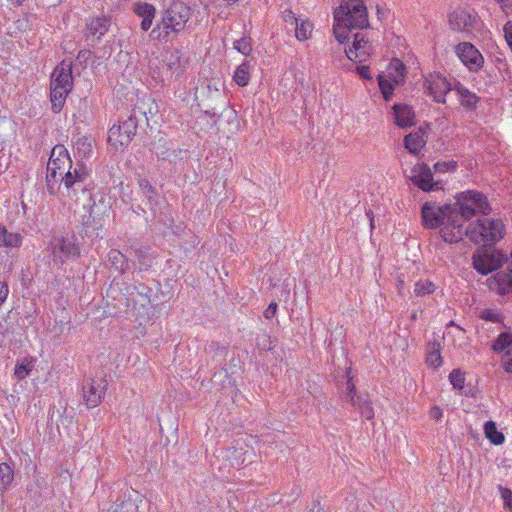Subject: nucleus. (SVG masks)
I'll list each match as a JSON object with an SVG mask.
<instances>
[{
	"mask_svg": "<svg viewBox=\"0 0 512 512\" xmlns=\"http://www.w3.org/2000/svg\"><path fill=\"white\" fill-rule=\"evenodd\" d=\"M491 208L486 197L476 191L461 193L454 204L437 206L426 202L422 207V218L426 227L440 226V235L447 243H457L462 240L461 221L468 220L480 212L488 214Z\"/></svg>",
	"mask_w": 512,
	"mask_h": 512,
	"instance_id": "nucleus-1",
	"label": "nucleus"
},
{
	"mask_svg": "<svg viewBox=\"0 0 512 512\" xmlns=\"http://www.w3.org/2000/svg\"><path fill=\"white\" fill-rule=\"evenodd\" d=\"M88 169L80 161L72 167V161L64 146H55L52 149L47 164V187L51 194L54 193L52 181L61 179L66 190L65 196L78 203L82 197L89 196L86 189V180L88 178Z\"/></svg>",
	"mask_w": 512,
	"mask_h": 512,
	"instance_id": "nucleus-2",
	"label": "nucleus"
},
{
	"mask_svg": "<svg viewBox=\"0 0 512 512\" xmlns=\"http://www.w3.org/2000/svg\"><path fill=\"white\" fill-rule=\"evenodd\" d=\"M191 8L181 0L173 1L163 12L161 21L150 33L154 39L168 40L170 34H178L185 30L191 17Z\"/></svg>",
	"mask_w": 512,
	"mask_h": 512,
	"instance_id": "nucleus-3",
	"label": "nucleus"
},
{
	"mask_svg": "<svg viewBox=\"0 0 512 512\" xmlns=\"http://www.w3.org/2000/svg\"><path fill=\"white\" fill-rule=\"evenodd\" d=\"M466 221H461L462 239L465 236L475 244L491 247L504 236L505 226L499 219L481 218L464 226Z\"/></svg>",
	"mask_w": 512,
	"mask_h": 512,
	"instance_id": "nucleus-4",
	"label": "nucleus"
},
{
	"mask_svg": "<svg viewBox=\"0 0 512 512\" xmlns=\"http://www.w3.org/2000/svg\"><path fill=\"white\" fill-rule=\"evenodd\" d=\"M334 21H343L346 26L362 29L368 26L367 8L362 0H343L334 11Z\"/></svg>",
	"mask_w": 512,
	"mask_h": 512,
	"instance_id": "nucleus-5",
	"label": "nucleus"
},
{
	"mask_svg": "<svg viewBox=\"0 0 512 512\" xmlns=\"http://www.w3.org/2000/svg\"><path fill=\"white\" fill-rule=\"evenodd\" d=\"M451 30L463 34L466 38H473L474 32L481 26L478 13L470 7H457L448 16Z\"/></svg>",
	"mask_w": 512,
	"mask_h": 512,
	"instance_id": "nucleus-6",
	"label": "nucleus"
},
{
	"mask_svg": "<svg viewBox=\"0 0 512 512\" xmlns=\"http://www.w3.org/2000/svg\"><path fill=\"white\" fill-rule=\"evenodd\" d=\"M138 119L136 110L133 115L119 125H113L108 133L109 143L118 148L127 146L136 133Z\"/></svg>",
	"mask_w": 512,
	"mask_h": 512,
	"instance_id": "nucleus-7",
	"label": "nucleus"
},
{
	"mask_svg": "<svg viewBox=\"0 0 512 512\" xmlns=\"http://www.w3.org/2000/svg\"><path fill=\"white\" fill-rule=\"evenodd\" d=\"M48 251L56 265H61L69 258L79 254V248L74 241L63 236L53 237L48 246Z\"/></svg>",
	"mask_w": 512,
	"mask_h": 512,
	"instance_id": "nucleus-8",
	"label": "nucleus"
},
{
	"mask_svg": "<svg viewBox=\"0 0 512 512\" xmlns=\"http://www.w3.org/2000/svg\"><path fill=\"white\" fill-rule=\"evenodd\" d=\"M473 267L481 274L488 273L498 269L503 260V254L493 250H478L473 255Z\"/></svg>",
	"mask_w": 512,
	"mask_h": 512,
	"instance_id": "nucleus-9",
	"label": "nucleus"
},
{
	"mask_svg": "<svg viewBox=\"0 0 512 512\" xmlns=\"http://www.w3.org/2000/svg\"><path fill=\"white\" fill-rule=\"evenodd\" d=\"M426 93L438 103H445L446 94L453 88L448 80L439 73L429 74L424 82Z\"/></svg>",
	"mask_w": 512,
	"mask_h": 512,
	"instance_id": "nucleus-10",
	"label": "nucleus"
},
{
	"mask_svg": "<svg viewBox=\"0 0 512 512\" xmlns=\"http://www.w3.org/2000/svg\"><path fill=\"white\" fill-rule=\"evenodd\" d=\"M455 52L461 62L470 70H478L484 62L479 50L469 42L459 43L455 48Z\"/></svg>",
	"mask_w": 512,
	"mask_h": 512,
	"instance_id": "nucleus-11",
	"label": "nucleus"
},
{
	"mask_svg": "<svg viewBox=\"0 0 512 512\" xmlns=\"http://www.w3.org/2000/svg\"><path fill=\"white\" fill-rule=\"evenodd\" d=\"M372 53V45L365 39L363 33H355L353 45L345 49L348 59L354 62H365Z\"/></svg>",
	"mask_w": 512,
	"mask_h": 512,
	"instance_id": "nucleus-12",
	"label": "nucleus"
},
{
	"mask_svg": "<svg viewBox=\"0 0 512 512\" xmlns=\"http://www.w3.org/2000/svg\"><path fill=\"white\" fill-rule=\"evenodd\" d=\"M495 353L504 352L501 365L507 373H512V333H500L492 345Z\"/></svg>",
	"mask_w": 512,
	"mask_h": 512,
	"instance_id": "nucleus-13",
	"label": "nucleus"
},
{
	"mask_svg": "<svg viewBox=\"0 0 512 512\" xmlns=\"http://www.w3.org/2000/svg\"><path fill=\"white\" fill-rule=\"evenodd\" d=\"M107 388L105 379L91 380L83 386V397L88 408L99 405Z\"/></svg>",
	"mask_w": 512,
	"mask_h": 512,
	"instance_id": "nucleus-14",
	"label": "nucleus"
},
{
	"mask_svg": "<svg viewBox=\"0 0 512 512\" xmlns=\"http://www.w3.org/2000/svg\"><path fill=\"white\" fill-rule=\"evenodd\" d=\"M413 172L412 182L423 191L439 189L440 181H433V173L427 164H419Z\"/></svg>",
	"mask_w": 512,
	"mask_h": 512,
	"instance_id": "nucleus-15",
	"label": "nucleus"
},
{
	"mask_svg": "<svg viewBox=\"0 0 512 512\" xmlns=\"http://www.w3.org/2000/svg\"><path fill=\"white\" fill-rule=\"evenodd\" d=\"M109 212L110 206L104 199L94 202L85 223L87 228H92L93 230L101 229L106 219L109 217Z\"/></svg>",
	"mask_w": 512,
	"mask_h": 512,
	"instance_id": "nucleus-16",
	"label": "nucleus"
},
{
	"mask_svg": "<svg viewBox=\"0 0 512 512\" xmlns=\"http://www.w3.org/2000/svg\"><path fill=\"white\" fill-rule=\"evenodd\" d=\"M164 62L170 70L171 75L179 77L187 68L189 58L182 51L175 49L166 53Z\"/></svg>",
	"mask_w": 512,
	"mask_h": 512,
	"instance_id": "nucleus-17",
	"label": "nucleus"
},
{
	"mask_svg": "<svg viewBox=\"0 0 512 512\" xmlns=\"http://www.w3.org/2000/svg\"><path fill=\"white\" fill-rule=\"evenodd\" d=\"M51 85L72 89L73 78L70 62L62 61L58 66H56L51 76Z\"/></svg>",
	"mask_w": 512,
	"mask_h": 512,
	"instance_id": "nucleus-18",
	"label": "nucleus"
},
{
	"mask_svg": "<svg viewBox=\"0 0 512 512\" xmlns=\"http://www.w3.org/2000/svg\"><path fill=\"white\" fill-rule=\"evenodd\" d=\"M73 153L76 159H89L93 154V140L90 136L80 135L73 137Z\"/></svg>",
	"mask_w": 512,
	"mask_h": 512,
	"instance_id": "nucleus-19",
	"label": "nucleus"
},
{
	"mask_svg": "<svg viewBox=\"0 0 512 512\" xmlns=\"http://www.w3.org/2000/svg\"><path fill=\"white\" fill-rule=\"evenodd\" d=\"M252 455L253 452L246 445L239 443L237 447L230 448L225 452V458L232 467H240L245 462H250Z\"/></svg>",
	"mask_w": 512,
	"mask_h": 512,
	"instance_id": "nucleus-20",
	"label": "nucleus"
},
{
	"mask_svg": "<svg viewBox=\"0 0 512 512\" xmlns=\"http://www.w3.org/2000/svg\"><path fill=\"white\" fill-rule=\"evenodd\" d=\"M351 404L358 409L367 420L374 418V410L368 395H352Z\"/></svg>",
	"mask_w": 512,
	"mask_h": 512,
	"instance_id": "nucleus-21",
	"label": "nucleus"
},
{
	"mask_svg": "<svg viewBox=\"0 0 512 512\" xmlns=\"http://www.w3.org/2000/svg\"><path fill=\"white\" fill-rule=\"evenodd\" d=\"M395 123L402 128H407L413 124L414 113L406 105H394L393 107Z\"/></svg>",
	"mask_w": 512,
	"mask_h": 512,
	"instance_id": "nucleus-22",
	"label": "nucleus"
},
{
	"mask_svg": "<svg viewBox=\"0 0 512 512\" xmlns=\"http://www.w3.org/2000/svg\"><path fill=\"white\" fill-rule=\"evenodd\" d=\"M110 20L106 17L91 18L87 23L88 37L96 36L100 39L109 29Z\"/></svg>",
	"mask_w": 512,
	"mask_h": 512,
	"instance_id": "nucleus-23",
	"label": "nucleus"
},
{
	"mask_svg": "<svg viewBox=\"0 0 512 512\" xmlns=\"http://www.w3.org/2000/svg\"><path fill=\"white\" fill-rule=\"evenodd\" d=\"M22 245V236L17 232H10L0 225V247L18 248Z\"/></svg>",
	"mask_w": 512,
	"mask_h": 512,
	"instance_id": "nucleus-24",
	"label": "nucleus"
},
{
	"mask_svg": "<svg viewBox=\"0 0 512 512\" xmlns=\"http://www.w3.org/2000/svg\"><path fill=\"white\" fill-rule=\"evenodd\" d=\"M460 100L461 105L469 110L475 109L478 103V97L464 86L458 84L453 89Z\"/></svg>",
	"mask_w": 512,
	"mask_h": 512,
	"instance_id": "nucleus-25",
	"label": "nucleus"
},
{
	"mask_svg": "<svg viewBox=\"0 0 512 512\" xmlns=\"http://www.w3.org/2000/svg\"><path fill=\"white\" fill-rule=\"evenodd\" d=\"M50 100L54 112H59L65 103L67 95L72 89H66L60 86L50 85Z\"/></svg>",
	"mask_w": 512,
	"mask_h": 512,
	"instance_id": "nucleus-26",
	"label": "nucleus"
},
{
	"mask_svg": "<svg viewBox=\"0 0 512 512\" xmlns=\"http://www.w3.org/2000/svg\"><path fill=\"white\" fill-rule=\"evenodd\" d=\"M494 279L500 294H507L512 291V271L510 265L508 272H498Z\"/></svg>",
	"mask_w": 512,
	"mask_h": 512,
	"instance_id": "nucleus-27",
	"label": "nucleus"
},
{
	"mask_svg": "<svg viewBox=\"0 0 512 512\" xmlns=\"http://www.w3.org/2000/svg\"><path fill=\"white\" fill-rule=\"evenodd\" d=\"M426 362L429 366L437 368L442 364V358L440 354V343L433 341L429 342L426 347Z\"/></svg>",
	"mask_w": 512,
	"mask_h": 512,
	"instance_id": "nucleus-28",
	"label": "nucleus"
},
{
	"mask_svg": "<svg viewBox=\"0 0 512 512\" xmlns=\"http://www.w3.org/2000/svg\"><path fill=\"white\" fill-rule=\"evenodd\" d=\"M387 77L390 78L396 85L403 83L405 77V67L400 60L393 59L391 61L388 68Z\"/></svg>",
	"mask_w": 512,
	"mask_h": 512,
	"instance_id": "nucleus-29",
	"label": "nucleus"
},
{
	"mask_svg": "<svg viewBox=\"0 0 512 512\" xmlns=\"http://www.w3.org/2000/svg\"><path fill=\"white\" fill-rule=\"evenodd\" d=\"M404 145L409 152L416 154L425 145V140L422 134L418 132L410 133L405 136Z\"/></svg>",
	"mask_w": 512,
	"mask_h": 512,
	"instance_id": "nucleus-30",
	"label": "nucleus"
},
{
	"mask_svg": "<svg viewBox=\"0 0 512 512\" xmlns=\"http://www.w3.org/2000/svg\"><path fill=\"white\" fill-rule=\"evenodd\" d=\"M138 112L143 115L149 124L150 118H153L158 113V106L151 98L143 99L141 105L137 106Z\"/></svg>",
	"mask_w": 512,
	"mask_h": 512,
	"instance_id": "nucleus-31",
	"label": "nucleus"
},
{
	"mask_svg": "<svg viewBox=\"0 0 512 512\" xmlns=\"http://www.w3.org/2000/svg\"><path fill=\"white\" fill-rule=\"evenodd\" d=\"M484 433L495 445H500L504 442V435L497 430L496 424L493 421H488L484 424Z\"/></svg>",
	"mask_w": 512,
	"mask_h": 512,
	"instance_id": "nucleus-32",
	"label": "nucleus"
},
{
	"mask_svg": "<svg viewBox=\"0 0 512 512\" xmlns=\"http://www.w3.org/2000/svg\"><path fill=\"white\" fill-rule=\"evenodd\" d=\"M313 25L311 22L307 20H301L299 23L298 20H296V38L300 41L307 40L312 33Z\"/></svg>",
	"mask_w": 512,
	"mask_h": 512,
	"instance_id": "nucleus-33",
	"label": "nucleus"
},
{
	"mask_svg": "<svg viewBox=\"0 0 512 512\" xmlns=\"http://www.w3.org/2000/svg\"><path fill=\"white\" fill-rule=\"evenodd\" d=\"M234 81L239 86H246L249 83L250 80V73H249V65L248 63L244 62L240 64L235 73H234Z\"/></svg>",
	"mask_w": 512,
	"mask_h": 512,
	"instance_id": "nucleus-34",
	"label": "nucleus"
},
{
	"mask_svg": "<svg viewBox=\"0 0 512 512\" xmlns=\"http://www.w3.org/2000/svg\"><path fill=\"white\" fill-rule=\"evenodd\" d=\"M378 84L385 100H389L393 94L394 86L393 81L383 74L378 75Z\"/></svg>",
	"mask_w": 512,
	"mask_h": 512,
	"instance_id": "nucleus-35",
	"label": "nucleus"
},
{
	"mask_svg": "<svg viewBox=\"0 0 512 512\" xmlns=\"http://www.w3.org/2000/svg\"><path fill=\"white\" fill-rule=\"evenodd\" d=\"M108 258L116 270L124 271L127 268L126 256L120 251L116 249L110 250Z\"/></svg>",
	"mask_w": 512,
	"mask_h": 512,
	"instance_id": "nucleus-36",
	"label": "nucleus"
},
{
	"mask_svg": "<svg viewBox=\"0 0 512 512\" xmlns=\"http://www.w3.org/2000/svg\"><path fill=\"white\" fill-rule=\"evenodd\" d=\"M14 472L10 465L0 463V487L6 489L13 481Z\"/></svg>",
	"mask_w": 512,
	"mask_h": 512,
	"instance_id": "nucleus-37",
	"label": "nucleus"
},
{
	"mask_svg": "<svg viewBox=\"0 0 512 512\" xmlns=\"http://www.w3.org/2000/svg\"><path fill=\"white\" fill-rule=\"evenodd\" d=\"M351 29H355L354 27H349L345 25V22L343 21H335L333 32L336 37V39L340 43H344L348 39V32Z\"/></svg>",
	"mask_w": 512,
	"mask_h": 512,
	"instance_id": "nucleus-38",
	"label": "nucleus"
},
{
	"mask_svg": "<svg viewBox=\"0 0 512 512\" xmlns=\"http://www.w3.org/2000/svg\"><path fill=\"white\" fill-rule=\"evenodd\" d=\"M435 291V284L429 280H419L415 283L414 292L417 296H425Z\"/></svg>",
	"mask_w": 512,
	"mask_h": 512,
	"instance_id": "nucleus-39",
	"label": "nucleus"
},
{
	"mask_svg": "<svg viewBox=\"0 0 512 512\" xmlns=\"http://www.w3.org/2000/svg\"><path fill=\"white\" fill-rule=\"evenodd\" d=\"M134 12L141 18H148L155 16V7L149 3H137L134 7Z\"/></svg>",
	"mask_w": 512,
	"mask_h": 512,
	"instance_id": "nucleus-40",
	"label": "nucleus"
},
{
	"mask_svg": "<svg viewBox=\"0 0 512 512\" xmlns=\"http://www.w3.org/2000/svg\"><path fill=\"white\" fill-rule=\"evenodd\" d=\"M33 367L34 365L32 361L25 359L16 365L14 374L17 379H24L26 376H28Z\"/></svg>",
	"mask_w": 512,
	"mask_h": 512,
	"instance_id": "nucleus-41",
	"label": "nucleus"
},
{
	"mask_svg": "<svg viewBox=\"0 0 512 512\" xmlns=\"http://www.w3.org/2000/svg\"><path fill=\"white\" fill-rule=\"evenodd\" d=\"M449 380H450L451 384L453 385V387L456 389H462L464 387L465 378H464L463 373L458 369H454L450 373Z\"/></svg>",
	"mask_w": 512,
	"mask_h": 512,
	"instance_id": "nucleus-42",
	"label": "nucleus"
},
{
	"mask_svg": "<svg viewBox=\"0 0 512 512\" xmlns=\"http://www.w3.org/2000/svg\"><path fill=\"white\" fill-rule=\"evenodd\" d=\"M234 48L243 55H249L252 50L251 41L248 38L238 39L234 42Z\"/></svg>",
	"mask_w": 512,
	"mask_h": 512,
	"instance_id": "nucleus-43",
	"label": "nucleus"
},
{
	"mask_svg": "<svg viewBox=\"0 0 512 512\" xmlns=\"http://www.w3.org/2000/svg\"><path fill=\"white\" fill-rule=\"evenodd\" d=\"M139 187L149 201H152L156 196L154 188L147 179H139Z\"/></svg>",
	"mask_w": 512,
	"mask_h": 512,
	"instance_id": "nucleus-44",
	"label": "nucleus"
},
{
	"mask_svg": "<svg viewBox=\"0 0 512 512\" xmlns=\"http://www.w3.org/2000/svg\"><path fill=\"white\" fill-rule=\"evenodd\" d=\"M347 383H346V392H345V399H347L351 403V396L352 395H358L355 391V384L352 381V377L350 376V371L347 372Z\"/></svg>",
	"mask_w": 512,
	"mask_h": 512,
	"instance_id": "nucleus-45",
	"label": "nucleus"
},
{
	"mask_svg": "<svg viewBox=\"0 0 512 512\" xmlns=\"http://www.w3.org/2000/svg\"><path fill=\"white\" fill-rule=\"evenodd\" d=\"M505 40L512 51V21H508L503 27Z\"/></svg>",
	"mask_w": 512,
	"mask_h": 512,
	"instance_id": "nucleus-46",
	"label": "nucleus"
},
{
	"mask_svg": "<svg viewBox=\"0 0 512 512\" xmlns=\"http://www.w3.org/2000/svg\"><path fill=\"white\" fill-rule=\"evenodd\" d=\"M455 168V164H452L450 162H438L434 165V171L435 172H446V171H449L450 169H454Z\"/></svg>",
	"mask_w": 512,
	"mask_h": 512,
	"instance_id": "nucleus-47",
	"label": "nucleus"
},
{
	"mask_svg": "<svg viewBox=\"0 0 512 512\" xmlns=\"http://www.w3.org/2000/svg\"><path fill=\"white\" fill-rule=\"evenodd\" d=\"M9 293L7 283L0 281V306L6 301Z\"/></svg>",
	"mask_w": 512,
	"mask_h": 512,
	"instance_id": "nucleus-48",
	"label": "nucleus"
},
{
	"mask_svg": "<svg viewBox=\"0 0 512 512\" xmlns=\"http://www.w3.org/2000/svg\"><path fill=\"white\" fill-rule=\"evenodd\" d=\"M277 311V304L275 302H272L269 304V306L264 311V317L266 319H271L275 316Z\"/></svg>",
	"mask_w": 512,
	"mask_h": 512,
	"instance_id": "nucleus-49",
	"label": "nucleus"
},
{
	"mask_svg": "<svg viewBox=\"0 0 512 512\" xmlns=\"http://www.w3.org/2000/svg\"><path fill=\"white\" fill-rule=\"evenodd\" d=\"M357 73L360 75L361 78L370 80L372 77L369 73L368 66L360 65L356 68Z\"/></svg>",
	"mask_w": 512,
	"mask_h": 512,
	"instance_id": "nucleus-50",
	"label": "nucleus"
},
{
	"mask_svg": "<svg viewBox=\"0 0 512 512\" xmlns=\"http://www.w3.org/2000/svg\"><path fill=\"white\" fill-rule=\"evenodd\" d=\"M429 415L432 419L439 421L443 416V412L438 406H434L430 409Z\"/></svg>",
	"mask_w": 512,
	"mask_h": 512,
	"instance_id": "nucleus-51",
	"label": "nucleus"
},
{
	"mask_svg": "<svg viewBox=\"0 0 512 512\" xmlns=\"http://www.w3.org/2000/svg\"><path fill=\"white\" fill-rule=\"evenodd\" d=\"M502 491V498L505 501V505L508 507H512L511 500H512V492L509 489H503L500 488Z\"/></svg>",
	"mask_w": 512,
	"mask_h": 512,
	"instance_id": "nucleus-52",
	"label": "nucleus"
},
{
	"mask_svg": "<svg viewBox=\"0 0 512 512\" xmlns=\"http://www.w3.org/2000/svg\"><path fill=\"white\" fill-rule=\"evenodd\" d=\"M153 19L154 17L142 18L141 29L147 31L151 27Z\"/></svg>",
	"mask_w": 512,
	"mask_h": 512,
	"instance_id": "nucleus-53",
	"label": "nucleus"
},
{
	"mask_svg": "<svg viewBox=\"0 0 512 512\" xmlns=\"http://www.w3.org/2000/svg\"><path fill=\"white\" fill-rule=\"evenodd\" d=\"M288 19H290L291 21H295L298 20L297 18L294 17L293 13L291 11H288V13L285 15V20L288 21Z\"/></svg>",
	"mask_w": 512,
	"mask_h": 512,
	"instance_id": "nucleus-54",
	"label": "nucleus"
},
{
	"mask_svg": "<svg viewBox=\"0 0 512 512\" xmlns=\"http://www.w3.org/2000/svg\"><path fill=\"white\" fill-rule=\"evenodd\" d=\"M505 8H506V11H503L505 14H507V15H508L509 13H511V14H512V0H510V1L508 2V4L506 5V7H505Z\"/></svg>",
	"mask_w": 512,
	"mask_h": 512,
	"instance_id": "nucleus-55",
	"label": "nucleus"
},
{
	"mask_svg": "<svg viewBox=\"0 0 512 512\" xmlns=\"http://www.w3.org/2000/svg\"><path fill=\"white\" fill-rule=\"evenodd\" d=\"M496 1H497L498 3H500V4H501V8H502V10H503V11H506V8H505V7H506V5L508 4V2H509L510 0H496Z\"/></svg>",
	"mask_w": 512,
	"mask_h": 512,
	"instance_id": "nucleus-56",
	"label": "nucleus"
},
{
	"mask_svg": "<svg viewBox=\"0 0 512 512\" xmlns=\"http://www.w3.org/2000/svg\"><path fill=\"white\" fill-rule=\"evenodd\" d=\"M447 326H448V327L453 326V327H455L456 329H458L460 332H463L462 328H461V327H459L458 325H456L453 321H450V322L448 323V325H447Z\"/></svg>",
	"mask_w": 512,
	"mask_h": 512,
	"instance_id": "nucleus-57",
	"label": "nucleus"
},
{
	"mask_svg": "<svg viewBox=\"0 0 512 512\" xmlns=\"http://www.w3.org/2000/svg\"><path fill=\"white\" fill-rule=\"evenodd\" d=\"M227 3L229 4H234L236 3L238 0H225Z\"/></svg>",
	"mask_w": 512,
	"mask_h": 512,
	"instance_id": "nucleus-58",
	"label": "nucleus"
},
{
	"mask_svg": "<svg viewBox=\"0 0 512 512\" xmlns=\"http://www.w3.org/2000/svg\"><path fill=\"white\" fill-rule=\"evenodd\" d=\"M370 226H371V228H373V227H374V225H373V219H372V218L370 219Z\"/></svg>",
	"mask_w": 512,
	"mask_h": 512,
	"instance_id": "nucleus-59",
	"label": "nucleus"
},
{
	"mask_svg": "<svg viewBox=\"0 0 512 512\" xmlns=\"http://www.w3.org/2000/svg\"><path fill=\"white\" fill-rule=\"evenodd\" d=\"M416 317H417L416 313H413V314L411 315V318H412V319H416Z\"/></svg>",
	"mask_w": 512,
	"mask_h": 512,
	"instance_id": "nucleus-60",
	"label": "nucleus"
}]
</instances>
